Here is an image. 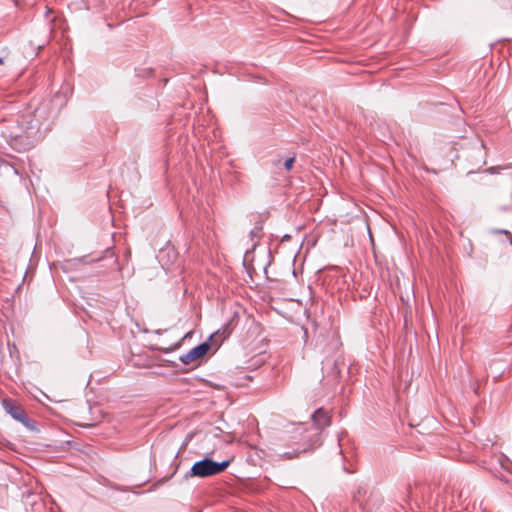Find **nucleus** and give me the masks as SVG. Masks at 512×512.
I'll list each match as a JSON object with an SVG mask.
<instances>
[{"label":"nucleus","mask_w":512,"mask_h":512,"mask_svg":"<svg viewBox=\"0 0 512 512\" xmlns=\"http://www.w3.org/2000/svg\"><path fill=\"white\" fill-rule=\"evenodd\" d=\"M231 461L232 459H227L221 462H216L209 457H205L202 460L196 461L192 465L189 472H187L186 477L206 478L220 474L228 468Z\"/></svg>","instance_id":"obj_1"},{"label":"nucleus","mask_w":512,"mask_h":512,"mask_svg":"<svg viewBox=\"0 0 512 512\" xmlns=\"http://www.w3.org/2000/svg\"><path fill=\"white\" fill-rule=\"evenodd\" d=\"M2 407L7 414H9L14 420L20 422L29 430H36V421L28 417L26 411L22 405L15 399L4 398L2 400Z\"/></svg>","instance_id":"obj_2"},{"label":"nucleus","mask_w":512,"mask_h":512,"mask_svg":"<svg viewBox=\"0 0 512 512\" xmlns=\"http://www.w3.org/2000/svg\"><path fill=\"white\" fill-rule=\"evenodd\" d=\"M209 349H210V344L208 341H205V342L197 345L196 347L192 348L187 353L181 355L179 357V359L183 364L188 365V364L192 363L193 361L198 360L199 358L203 357L209 351Z\"/></svg>","instance_id":"obj_3"},{"label":"nucleus","mask_w":512,"mask_h":512,"mask_svg":"<svg viewBox=\"0 0 512 512\" xmlns=\"http://www.w3.org/2000/svg\"><path fill=\"white\" fill-rule=\"evenodd\" d=\"M314 426L318 430H323L331 425V414L323 408H318L311 415Z\"/></svg>","instance_id":"obj_4"},{"label":"nucleus","mask_w":512,"mask_h":512,"mask_svg":"<svg viewBox=\"0 0 512 512\" xmlns=\"http://www.w3.org/2000/svg\"><path fill=\"white\" fill-rule=\"evenodd\" d=\"M262 229H263V221L262 220H259L257 222H255V225L253 227V229L250 231V236H251V239H254V238H261L262 236Z\"/></svg>","instance_id":"obj_5"},{"label":"nucleus","mask_w":512,"mask_h":512,"mask_svg":"<svg viewBox=\"0 0 512 512\" xmlns=\"http://www.w3.org/2000/svg\"><path fill=\"white\" fill-rule=\"evenodd\" d=\"M333 381H337L340 377V369L338 368L337 360L331 363V373L329 375Z\"/></svg>","instance_id":"obj_6"},{"label":"nucleus","mask_w":512,"mask_h":512,"mask_svg":"<svg viewBox=\"0 0 512 512\" xmlns=\"http://www.w3.org/2000/svg\"><path fill=\"white\" fill-rule=\"evenodd\" d=\"M511 167H512V164H507L505 166H492L490 168H487L485 170V172H487L489 174H496V173H499L501 170L509 169Z\"/></svg>","instance_id":"obj_7"},{"label":"nucleus","mask_w":512,"mask_h":512,"mask_svg":"<svg viewBox=\"0 0 512 512\" xmlns=\"http://www.w3.org/2000/svg\"><path fill=\"white\" fill-rule=\"evenodd\" d=\"M295 159L296 157L295 156H292V157H289L288 159L285 160L284 162V168L287 170V171H290L293 167V164L295 162Z\"/></svg>","instance_id":"obj_8"},{"label":"nucleus","mask_w":512,"mask_h":512,"mask_svg":"<svg viewBox=\"0 0 512 512\" xmlns=\"http://www.w3.org/2000/svg\"><path fill=\"white\" fill-rule=\"evenodd\" d=\"M406 493H407V497L409 498L412 494V486L409 484L407 485L406 487Z\"/></svg>","instance_id":"obj_9"},{"label":"nucleus","mask_w":512,"mask_h":512,"mask_svg":"<svg viewBox=\"0 0 512 512\" xmlns=\"http://www.w3.org/2000/svg\"><path fill=\"white\" fill-rule=\"evenodd\" d=\"M501 480L504 481L505 483L509 484L512 488V481H509L507 478L505 477H501Z\"/></svg>","instance_id":"obj_10"},{"label":"nucleus","mask_w":512,"mask_h":512,"mask_svg":"<svg viewBox=\"0 0 512 512\" xmlns=\"http://www.w3.org/2000/svg\"><path fill=\"white\" fill-rule=\"evenodd\" d=\"M279 163H280V160H278V161H274V162H273V165H274V166H277Z\"/></svg>","instance_id":"obj_11"},{"label":"nucleus","mask_w":512,"mask_h":512,"mask_svg":"<svg viewBox=\"0 0 512 512\" xmlns=\"http://www.w3.org/2000/svg\"><path fill=\"white\" fill-rule=\"evenodd\" d=\"M4 64V59L2 57H0V65H3Z\"/></svg>","instance_id":"obj_12"}]
</instances>
